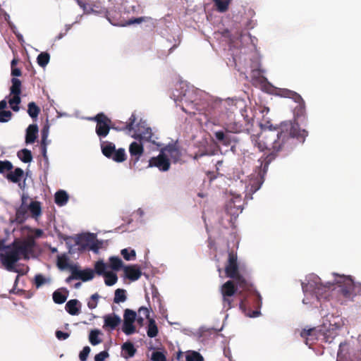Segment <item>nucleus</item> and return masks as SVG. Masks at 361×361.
Here are the masks:
<instances>
[{"label":"nucleus","instance_id":"f257e3e1","mask_svg":"<svg viewBox=\"0 0 361 361\" xmlns=\"http://www.w3.org/2000/svg\"><path fill=\"white\" fill-rule=\"evenodd\" d=\"M276 138L273 133L261 135L259 137H253L252 141L260 151L264 149L272 150L264 158L263 169H259L252 173L249 180L247 190L253 194L262 186L264 181V175L269 164L282 152L283 156L288 155L298 144L303 143L308 132L300 129L298 123L290 121L282 122L277 128Z\"/></svg>","mask_w":361,"mask_h":361},{"label":"nucleus","instance_id":"f03ea898","mask_svg":"<svg viewBox=\"0 0 361 361\" xmlns=\"http://www.w3.org/2000/svg\"><path fill=\"white\" fill-rule=\"evenodd\" d=\"M225 273L226 276L233 279L237 286L239 287V295H240L239 305L242 310L244 311L247 307L251 305L259 307L262 303L261 295L252 283L240 274L237 254L233 250L228 252Z\"/></svg>","mask_w":361,"mask_h":361},{"label":"nucleus","instance_id":"7ed1b4c3","mask_svg":"<svg viewBox=\"0 0 361 361\" xmlns=\"http://www.w3.org/2000/svg\"><path fill=\"white\" fill-rule=\"evenodd\" d=\"M31 248L32 244L29 242H14L11 247H6L4 253L0 254V261L7 270L13 271L20 256L23 255L27 258V255Z\"/></svg>","mask_w":361,"mask_h":361},{"label":"nucleus","instance_id":"20e7f679","mask_svg":"<svg viewBox=\"0 0 361 361\" xmlns=\"http://www.w3.org/2000/svg\"><path fill=\"white\" fill-rule=\"evenodd\" d=\"M216 105L221 111L228 109V106H229L228 109L231 112H233L235 110L239 109L240 114L244 121V123H243L245 128H247V130L250 133L251 132L254 126V116L252 114H248V109L246 107L245 102L244 99H228L224 103H220Z\"/></svg>","mask_w":361,"mask_h":361},{"label":"nucleus","instance_id":"39448f33","mask_svg":"<svg viewBox=\"0 0 361 361\" xmlns=\"http://www.w3.org/2000/svg\"><path fill=\"white\" fill-rule=\"evenodd\" d=\"M335 281L341 288V294L346 298H353L357 295H361V283H355L349 276L334 274Z\"/></svg>","mask_w":361,"mask_h":361},{"label":"nucleus","instance_id":"423d86ee","mask_svg":"<svg viewBox=\"0 0 361 361\" xmlns=\"http://www.w3.org/2000/svg\"><path fill=\"white\" fill-rule=\"evenodd\" d=\"M104 16L109 20V22L115 26H121L124 27L127 25H130L135 23H141L145 22L147 18V17H140V18H133L128 20H126L121 16V13L119 11L116 9H106L104 8Z\"/></svg>","mask_w":361,"mask_h":361},{"label":"nucleus","instance_id":"0eeeda50","mask_svg":"<svg viewBox=\"0 0 361 361\" xmlns=\"http://www.w3.org/2000/svg\"><path fill=\"white\" fill-rule=\"evenodd\" d=\"M321 279L319 277H315L314 279L310 280L306 284H302V290L304 292H312L315 295L317 300H320L328 290L333 288L335 284H337L335 279L333 282H327L324 284L321 283Z\"/></svg>","mask_w":361,"mask_h":361},{"label":"nucleus","instance_id":"6e6552de","mask_svg":"<svg viewBox=\"0 0 361 361\" xmlns=\"http://www.w3.org/2000/svg\"><path fill=\"white\" fill-rule=\"evenodd\" d=\"M88 120L96 122L95 132L100 139L108 135L112 127V121L106 114L99 113L94 117L88 118Z\"/></svg>","mask_w":361,"mask_h":361},{"label":"nucleus","instance_id":"1a4fd4ad","mask_svg":"<svg viewBox=\"0 0 361 361\" xmlns=\"http://www.w3.org/2000/svg\"><path fill=\"white\" fill-rule=\"evenodd\" d=\"M276 94L281 97L292 99L295 103L298 104L294 110L296 116L298 117L304 115L305 111V104L303 99L298 93L288 89L280 88L277 90Z\"/></svg>","mask_w":361,"mask_h":361},{"label":"nucleus","instance_id":"9d476101","mask_svg":"<svg viewBox=\"0 0 361 361\" xmlns=\"http://www.w3.org/2000/svg\"><path fill=\"white\" fill-rule=\"evenodd\" d=\"M238 287L234 284V281H228L221 286V294L223 295V305L224 307L229 310L233 307L232 302L233 300L231 299V297L234 295V294L237 292Z\"/></svg>","mask_w":361,"mask_h":361},{"label":"nucleus","instance_id":"9b49d317","mask_svg":"<svg viewBox=\"0 0 361 361\" xmlns=\"http://www.w3.org/2000/svg\"><path fill=\"white\" fill-rule=\"evenodd\" d=\"M132 137L136 140H143L155 144V140L152 139V129L147 127L145 122H140L137 124L135 133Z\"/></svg>","mask_w":361,"mask_h":361},{"label":"nucleus","instance_id":"f8f14e48","mask_svg":"<svg viewBox=\"0 0 361 361\" xmlns=\"http://www.w3.org/2000/svg\"><path fill=\"white\" fill-rule=\"evenodd\" d=\"M321 335H323L322 329L317 327L309 329H304L300 332L301 337L305 339L306 345L310 346L316 341L321 340Z\"/></svg>","mask_w":361,"mask_h":361},{"label":"nucleus","instance_id":"ddd939ff","mask_svg":"<svg viewBox=\"0 0 361 361\" xmlns=\"http://www.w3.org/2000/svg\"><path fill=\"white\" fill-rule=\"evenodd\" d=\"M129 153L130 155V165L131 167L136 169V164L140 157L144 153V147L142 143L133 142L129 146Z\"/></svg>","mask_w":361,"mask_h":361},{"label":"nucleus","instance_id":"4468645a","mask_svg":"<svg viewBox=\"0 0 361 361\" xmlns=\"http://www.w3.org/2000/svg\"><path fill=\"white\" fill-rule=\"evenodd\" d=\"M157 167L160 171H166L170 168V161L164 152H160L157 157H152L149 161V167Z\"/></svg>","mask_w":361,"mask_h":361},{"label":"nucleus","instance_id":"2eb2a0df","mask_svg":"<svg viewBox=\"0 0 361 361\" xmlns=\"http://www.w3.org/2000/svg\"><path fill=\"white\" fill-rule=\"evenodd\" d=\"M224 128L226 131V133H250V132L247 130V128H245L243 123H241L240 121H236L235 120L225 122L224 125Z\"/></svg>","mask_w":361,"mask_h":361},{"label":"nucleus","instance_id":"dca6fc26","mask_svg":"<svg viewBox=\"0 0 361 361\" xmlns=\"http://www.w3.org/2000/svg\"><path fill=\"white\" fill-rule=\"evenodd\" d=\"M136 121V117L135 114H132L128 119V122L124 123L122 121H115L112 122L111 129L116 130L117 131L121 130H128L132 131L134 130V123Z\"/></svg>","mask_w":361,"mask_h":361},{"label":"nucleus","instance_id":"f3484780","mask_svg":"<svg viewBox=\"0 0 361 361\" xmlns=\"http://www.w3.org/2000/svg\"><path fill=\"white\" fill-rule=\"evenodd\" d=\"M161 152L169 156L173 162L176 163L180 160L181 152L176 144H169L161 149Z\"/></svg>","mask_w":361,"mask_h":361},{"label":"nucleus","instance_id":"a211bd4d","mask_svg":"<svg viewBox=\"0 0 361 361\" xmlns=\"http://www.w3.org/2000/svg\"><path fill=\"white\" fill-rule=\"evenodd\" d=\"M123 270L126 277L132 281L138 280L142 275V271L137 265L126 266Z\"/></svg>","mask_w":361,"mask_h":361},{"label":"nucleus","instance_id":"6ab92c4d","mask_svg":"<svg viewBox=\"0 0 361 361\" xmlns=\"http://www.w3.org/2000/svg\"><path fill=\"white\" fill-rule=\"evenodd\" d=\"M121 322L120 317L115 314H110L104 317V328L111 330L115 329Z\"/></svg>","mask_w":361,"mask_h":361},{"label":"nucleus","instance_id":"aec40b11","mask_svg":"<svg viewBox=\"0 0 361 361\" xmlns=\"http://www.w3.org/2000/svg\"><path fill=\"white\" fill-rule=\"evenodd\" d=\"M95 235L94 233H83L77 236L75 240L76 245L81 246L82 248L90 247L92 243Z\"/></svg>","mask_w":361,"mask_h":361},{"label":"nucleus","instance_id":"412c9836","mask_svg":"<svg viewBox=\"0 0 361 361\" xmlns=\"http://www.w3.org/2000/svg\"><path fill=\"white\" fill-rule=\"evenodd\" d=\"M74 275L75 277H78V279H80L82 281H87L94 278V271L91 269L79 270L76 267H75Z\"/></svg>","mask_w":361,"mask_h":361},{"label":"nucleus","instance_id":"4be33fe9","mask_svg":"<svg viewBox=\"0 0 361 361\" xmlns=\"http://www.w3.org/2000/svg\"><path fill=\"white\" fill-rule=\"evenodd\" d=\"M81 303L76 299H72L67 302L65 306L66 310L71 315H78L80 313Z\"/></svg>","mask_w":361,"mask_h":361},{"label":"nucleus","instance_id":"5701e85b","mask_svg":"<svg viewBox=\"0 0 361 361\" xmlns=\"http://www.w3.org/2000/svg\"><path fill=\"white\" fill-rule=\"evenodd\" d=\"M37 133V126L35 124L30 125L26 130L25 142L27 144L34 143L36 140Z\"/></svg>","mask_w":361,"mask_h":361},{"label":"nucleus","instance_id":"b1692460","mask_svg":"<svg viewBox=\"0 0 361 361\" xmlns=\"http://www.w3.org/2000/svg\"><path fill=\"white\" fill-rule=\"evenodd\" d=\"M55 203L60 207L64 206L68 201L69 197L65 190H59L55 193Z\"/></svg>","mask_w":361,"mask_h":361},{"label":"nucleus","instance_id":"393cba45","mask_svg":"<svg viewBox=\"0 0 361 361\" xmlns=\"http://www.w3.org/2000/svg\"><path fill=\"white\" fill-rule=\"evenodd\" d=\"M101 147L103 154L109 159L111 158L116 150L115 145L110 142H102L101 145Z\"/></svg>","mask_w":361,"mask_h":361},{"label":"nucleus","instance_id":"a878e982","mask_svg":"<svg viewBox=\"0 0 361 361\" xmlns=\"http://www.w3.org/2000/svg\"><path fill=\"white\" fill-rule=\"evenodd\" d=\"M228 133L222 130L216 131L214 133V136L216 140L221 144L228 146L231 144V137L228 134Z\"/></svg>","mask_w":361,"mask_h":361},{"label":"nucleus","instance_id":"bb28decb","mask_svg":"<svg viewBox=\"0 0 361 361\" xmlns=\"http://www.w3.org/2000/svg\"><path fill=\"white\" fill-rule=\"evenodd\" d=\"M23 170L20 168H16L14 171L8 173L6 176L8 180L13 183H18L23 176Z\"/></svg>","mask_w":361,"mask_h":361},{"label":"nucleus","instance_id":"cd10ccee","mask_svg":"<svg viewBox=\"0 0 361 361\" xmlns=\"http://www.w3.org/2000/svg\"><path fill=\"white\" fill-rule=\"evenodd\" d=\"M28 208L34 218H37L42 214L41 203L38 201H32Z\"/></svg>","mask_w":361,"mask_h":361},{"label":"nucleus","instance_id":"c85d7f7f","mask_svg":"<svg viewBox=\"0 0 361 361\" xmlns=\"http://www.w3.org/2000/svg\"><path fill=\"white\" fill-rule=\"evenodd\" d=\"M121 349L127 354V355H123L126 358L133 357L137 351L134 345L130 341L124 343L121 346Z\"/></svg>","mask_w":361,"mask_h":361},{"label":"nucleus","instance_id":"c756f323","mask_svg":"<svg viewBox=\"0 0 361 361\" xmlns=\"http://www.w3.org/2000/svg\"><path fill=\"white\" fill-rule=\"evenodd\" d=\"M147 334L149 338H154L158 334V328L155 321L153 319H149Z\"/></svg>","mask_w":361,"mask_h":361},{"label":"nucleus","instance_id":"7c9ffc66","mask_svg":"<svg viewBox=\"0 0 361 361\" xmlns=\"http://www.w3.org/2000/svg\"><path fill=\"white\" fill-rule=\"evenodd\" d=\"M104 276L105 284L108 286L114 285L118 281L117 275L112 271H107Z\"/></svg>","mask_w":361,"mask_h":361},{"label":"nucleus","instance_id":"2f4dec72","mask_svg":"<svg viewBox=\"0 0 361 361\" xmlns=\"http://www.w3.org/2000/svg\"><path fill=\"white\" fill-rule=\"evenodd\" d=\"M110 267L115 271H118L123 267V262L118 257H111L109 258Z\"/></svg>","mask_w":361,"mask_h":361},{"label":"nucleus","instance_id":"473e14b6","mask_svg":"<svg viewBox=\"0 0 361 361\" xmlns=\"http://www.w3.org/2000/svg\"><path fill=\"white\" fill-rule=\"evenodd\" d=\"M111 159L116 162H123L126 159L125 149L123 148H119L117 150L116 149Z\"/></svg>","mask_w":361,"mask_h":361},{"label":"nucleus","instance_id":"72a5a7b5","mask_svg":"<svg viewBox=\"0 0 361 361\" xmlns=\"http://www.w3.org/2000/svg\"><path fill=\"white\" fill-rule=\"evenodd\" d=\"M49 60L50 55L47 52L40 53L37 58V63L42 68L45 67L49 63Z\"/></svg>","mask_w":361,"mask_h":361},{"label":"nucleus","instance_id":"f704fd0d","mask_svg":"<svg viewBox=\"0 0 361 361\" xmlns=\"http://www.w3.org/2000/svg\"><path fill=\"white\" fill-rule=\"evenodd\" d=\"M18 157L24 163H29L32 159V155L30 150L23 149L18 153Z\"/></svg>","mask_w":361,"mask_h":361},{"label":"nucleus","instance_id":"c9c22d12","mask_svg":"<svg viewBox=\"0 0 361 361\" xmlns=\"http://www.w3.org/2000/svg\"><path fill=\"white\" fill-rule=\"evenodd\" d=\"M12 85L11 87V93L12 94H20L21 82L19 79L13 78L11 80Z\"/></svg>","mask_w":361,"mask_h":361},{"label":"nucleus","instance_id":"e433bc0d","mask_svg":"<svg viewBox=\"0 0 361 361\" xmlns=\"http://www.w3.org/2000/svg\"><path fill=\"white\" fill-rule=\"evenodd\" d=\"M101 334L98 329L92 330L89 335V341L92 345H96L102 342V340L99 338V335Z\"/></svg>","mask_w":361,"mask_h":361},{"label":"nucleus","instance_id":"4c0bfd02","mask_svg":"<svg viewBox=\"0 0 361 361\" xmlns=\"http://www.w3.org/2000/svg\"><path fill=\"white\" fill-rule=\"evenodd\" d=\"M40 112V109L33 102L28 104L27 113L32 118H37Z\"/></svg>","mask_w":361,"mask_h":361},{"label":"nucleus","instance_id":"58836bf2","mask_svg":"<svg viewBox=\"0 0 361 361\" xmlns=\"http://www.w3.org/2000/svg\"><path fill=\"white\" fill-rule=\"evenodd\" d=\"M53 300L56 304H63L67 299V295L56 290L53 293Z\"/></svg>","mask_w":361,"mask_h":361},{"label":"nucleus","instance_id":"ea45409f","mask_svg":"<svg viewBox=\"0 0 361 361\" xmlns=\"http://www.w3.org/2000/svg\"><path fill=\"white\" fill-rule=\"evenodd\" d=\"M126 290L124 289H117L115 291L114 302L115 303H120L126 301Z\"/></svg>","mask_w":361,"mask_h":361},{"label":"nucleus","instance_id":"a19ab883","mask_svg":"<svg viewBox=\"0 0 361 361\" xmlns=\"http://www.w3.org/2000/svg\"><path fill=\"white\" fill-rule=\"evenodd\" d=\"M57 267L60 269H70L71 266L68 264V259L66 255H63L57 257Z\"/></svg>","mask_w":361,"mask_h":361},{"label":"nucleus","instance_id":"79ce46f5","mask_svg":"<svg viewBox=\"0 0 361 361\" xmlns=\"http://www.w3.org/2000/svg\"><path fill=\"white\" fill-rule=\"evenodd\" d=\"M217 10L220 12H225L228 10L230 0H214Z\"/></svg>","mask_w":361,"mask_h":361},{"label":"nucleus","instance_id":"37998d69","mask_svg":"<svg viewBox=\"0 0 361 361\" xmlns=\"http://www.w3.org/2000/svg\"><path fill=\"white\" fill-rule=\"evenodd\" d=\"M136 312L132 310L126 309L124 311L123 318L125 322L134 323L136 319Z\"/></svg>","mask_w":361,"mask_h":361},{"label":"nucleus","instance_id":"c03bdc74","mask_svg":"<svg viewBox=\"0 0 361 361\" xmlns=\"http://www.w3.org/2000/svg\"><path fill=\"white\" fill-rule=\"evenodd\" d=\"M106 264L103 261H98L94 264V272H96L98 275H104L107 271H106Z\"/></svg>","mask_w":361,"mask_h":361},{"label":"nucleus","instance_id":"a18cd8bd","mask_svg":"<svg viewBox=\"0 0 361 361\" xmlns=\"http://www.w3.org/2000/svg\"><path fill=\"white\" fill-rule=\"evenodd\" d=\"M134 323L129 322H123V331L126 335H131L135 331V326L133 324Z\"/></svg>","mask_w":361,"mask_h":361},{"label":"nucleus","instance_id":"49530a36","mask_svg":"<svg viewBox=\"0 0 361 361\" xmlns=\"http://www.w3.org/2000/svg\"><path fill=\"white\" fill-rule=\"evenodd\" d=\"M13 97L9 100V104L11 106V109L14 111H18L19 110L18 104L20 103L21 99L20 97V94H13Z\"/></svg>","mask_w":361,"mask_h":361},{"label":"nucleus","instance_id":"de8ad7c7","mask_svg":"<svg viewBox=\"0 0 361 361\" xmlns=\"http://www.w3.org/2000/svg\"><path fill=\"white\" fill-rule=\"evenodd\" d=\"M322 334L323 335H321V340L329 343L333 341L334 338L336 336V333L332 332L331 331H324L323 329Z\"/></svg>","mask_w":361,"mask_h":361},{"label":"nucleus","instance_id":"09e8293b","mask_svg":"<svg viewBox=\"0 0 361 361\" xmlns=\"http://www.w3.org/2000/svg\"><path fill=\"white\" fill-rule=\"evenodd\" d=\"M123 257L127 260H131L135 258L136 254L134 250H129L127 248L123 249L121 252Z\"/></svg>","mask_w":361,"mask_h":361},{"label":"nucleus","instance_id":"8fccbe9b","mask_svg":"<svg viewBox=\"0 0 361 361\" xmlns=\"http://www.w3.org/2000/svg\"><path fill=\"white\" fill-rule=\"evenodd\" d=\"M49 279H46L42 274H38L35 276V285L37 288H39L46 283H49Z\"/></svg>","mask_w":361,"mask_h":361},{"label":"nucleus","instance_id":"3c124183","mask_svg":"<svg viewBox=\"0 0 361 361\" xmlns=\"http://www.w3.org/2000/svg\"><path fill=\"white\" fill-rule=\"evenodd\" d=\"M186 360L187 361H204L203 357L201 355L200 353L196 351H192L190 352L186 355Z\"/></svg>","mask_w":361,"mask_h":361},{"label":"nucleus","instance_id":"603ef678","mask_svg":"<svg viewBox=\"0 0 361 361\" xmlns=\"http://www.w3.org/2000/svg\"><path fill=\"white\" fill-rule=\"evenodd\" d=\"M99 298L100 296L97 293L92 295V296L90 297V300L87 302V307L91 310L96 308Z\"/></svg>","mask_w":361,"mask_h":361},{"label":"nucleus","instance_id":"864d4df0","mask_svg":"<svg viewBox=\"0 0 361 361\" xmlns=\"http://www.w3.org/2000/svg\"><path fill=\"white\" fill-rule=\"evenodd\" d=\"M13 169V164L9 161H0V173L11 171Z\"/></svg>","mask_w":361,"mask_h":361},{"label":"nucleus","instance_id":"5fc2aeb1","mask_svg":"<svg viewBox=\"0 0 361 361\" xmlns=\"http://www.w3.org/2000/svg\"><path fill=\"white\" fill-rule=\"evenodd\" d=\"M12 113L10 111H0V123H6L8 122L11 116Z\"/></svg>","mask_w":361,"mask_h":361},{"label":"nucleus","instance_id":"6e6d98bb","mask_svg":"<svg viewBox=\"0 0 361 361\" xmlns=\"http://www.w3.org/2000/svg\"><path fill=\"white\" fill-rule=\"evenodd\" d=\"M152 360L153 361H166V359L163 353L156 351L152 353Z\"/></svg>","mask_w":361,"mask_h":361},{"label":"nucleus","instance_id":"4d7b16f0","mask_svg":"<svg viewBox=\"0 0 361 361\" xmlns=\"http://www.w3.org/2000/svg\"><path fill=\"white\" fill-rule=\"evenodd\" d=\"M90 352V348L89 346L84 347L82 350L80 351V353L79 354L80 360L81 361H86Z\"/></svg>","mask_w":361,"mask_h":361},{"label":"nucleus","instance_id":"13d9d810","mask_svg":"<svg viewBox=\"0 0 361 361\" xmlns=\"http://www.w3.org/2000/svg\"><path fill=\"white\" fill-rule=\"evenodd\" d=\"M102 242L99 241L97 239L94 238L92 243H91L89 249L94 251V252H97L99 249L102 246Z\"/></svg>","mask_w":361,"mask_h":361},{"label":"nucleus","instance_id":"bf43d9fd","mask_svg":"<svg viewBox=\"0 0 361 361\" xmlns=\"http://www.w3.org/2000/svg\"><path fill=\"white\" fill-rule=\"evenodd\" d=\"M109 356L107 351H102L94 356V361H104Z\"/></svg>","mask_w":361,"mask_h":361},{"label":"nucleus","instance_id":"052dcab7","mask_svg":"<svg viewBox=\"0 0 361 361\" xmlns=\"http://www.w3.org/2000/svg\"><path fill=\"white\" fill-rule=\"evenodd\" d=\"M69 334L68 333H66V332H63L61 331H56V337L59 339V340H65V339H67L68 337H69Z\"/></svg>","mask_w":361,"mask_h":361},{"label":"nucleus","instance_id":"680f3d73","mask_svg":"<svg viewBox=\"0 0 361 361\" xmlns=\"http://www.w3.org/2000/svg\"><path fill=\"white\" fill-rule=\"evenodd\" d=\"M138 314H139V315H142L147 319H149V310L148 308L145 307H141L139 308Z\"/></svg>","mask_w":361,"mask_h":361},{"label":"nucleus","instance_id":"e2e57ef3","mask_svg":"<svg viewBox=\"0 0 361 361\" xmlns=\"http://www.w3.org/2000/svg\"><path fill=\"white\" fill-rule=\"evenodd\" d=\"M91 12L94 13L103 14L104 15V8L99 9V7L97 6L94 5L91 8Z\"/></svg>","mask_w":361,"mask_h":361},{"label":"nucleus","instance_id":"0e129e2a","mask_svg":"<svg viewBox=\"0 0 361 361\" xmlns=\"http://www.w3.org/2000/svg\"><path fill=\"white\" fill-rule=\"evenodd\" d=\"M70 269L71 271V275L70 276H68L67 279H66V282H70L71 280H73V279H78V277H75V275H74V273H75V267H70Z\"/></svg>","mask_w":361,"mask_h":361},{"label":"nucleus","instance_id":"69168bd1","mask_svg":"<svg viewBox=\"0 0 361 361\" xmlns=\"http://www.w3.org/2000/svg\"><path fill=\"white\" fill-rule=\"evenodd\" d=\"M48 135V129H46L44 128L42 130V144H44L46 142V140L47 138Z\"/></svg>","mask_w":361,"mask_h":361},{"label":"nucleus","instance_id":"338daca9","mask_svg":"<svg viewBox=\"0 0 361 361\" xmlns=\"http://www.w3.org/2000/svg\"><path fill=\"white\" fill-rule=\"evenodd\" d=\"M11 75L15 77H18L21 75V71L18 68H12L11 69Z\"/></svg>","mask_w":361,"mask_h":361},{"label":"nucleus","instance_id":"774afa93","mask_svg":"<svg viewBox=\"0 0 361 361\" xmlns=\"http://www.w3.org/2000/svg\"><path fill=\"white\" fill-rule=\"evenodd\" d=\"M7 103L6 100H1L0 102V111H4V109L6 107Z\"/></svg>","mask_w":361,"mask_h":361}]
</instances>
